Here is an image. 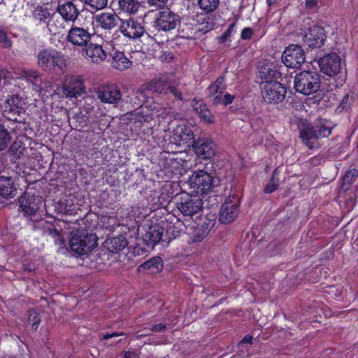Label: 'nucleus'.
<instances>
[{"mask_svg": "<svg viewBox=\"0 0 358 358\" xmlns=\"http://www.w3.org/2000/svg\"><path fill=\"white\" fill-rule=\"evenodd\" d=\"M70 235L69 246L71 250L78 255L87 254L97 245L96 236L88 233L85 229H73L70 232Z\"/></svg>", "mask_w": 358, "mask_h": 358, "instance_id": "obj_1", "label": "nucleus"}, {"mask_svg": "<svg viewBox=\"0 0 358 358\" xmlns=\"http://www.w3.org/2000/svg\"><path fill=\"white\" fill-rule=\"evenodd\" d=\"M145 91L164 94H167V92L169 91L176 99L178 100H182V94L181 91L169 83L168 77L166 76H162L148 83L143 85L138 90L137 94L139 96H142L143 98H145Z\"/></svg>", "mask_w": 358, "mask_h": 358, "instance_id": "obj_2", "label": "nucleus"}, {"mask_svg": "<svg viewBox=\"0 0 358 358\" xmlns=\"http://www.w3.org/2000/svg\"><path fill=\"white\" fill-rule=\"evenodd\" d=\"M38 64L45 71L57 68L62 71L66 66L63 56L55 50L44 49L38 54Z\"/></svg>", "mask_w": 358, "mask_h": 358, "instance_id": "obj_3", "label": "nucleus"}, {"mask_svg": "<svg viewBox=\"0 0 358 358\" xmlns=\"http://www.w3.org/2000/svg\"><path fill=\"white\" fill-rule=\"evenodd\" d=\"M176 206L184 216L192 217L201 211L203 202L197 195L182 193L176 203Z\"/></svg>", "mask_w": 358, "mask_h": 358, "instance_id": "obj_4", "label": "nucleus"}, {"mask_svg": "<svg viewBox=\"0 0 358 358\" xmlns=\"http://www.w3.org/2000/svg\"><path fill=\"white\" fill-rule=\"evenodd\" d=\"M262 96L268 104L282 102L287 93L286 88L280 82L261 83Z\"/></svg>", "mask_w": 358, "mask_h": 358, "instance_id": "obj_5", "label": "nucleus"}, {"mask_svg": "<svg viewBox=\"0 0 358 358\" xmlns=\"http://www.w3.org/2000/svg\"><path fill=\"white\" fill-rule=\"evenodd\" d=\"M180 24L178 14L166 8L157 13L155 20V27L159 31H170Z\"/></svg>", "mask_w": 358, "mask_h": 358, "instance_id": "obj_6", "label": "nucleus"}, {"mask_svg": "<svg viewBox=\"0 0 358 358\" xmlns=\"http://www.w3.org/2000/svg\"><path fill=\"white\" fill-rule=\"evenodd\" d=\"M189 185L196 194H207L213 187V177L206 171H194L189 178Z\"/></svg>", "mask_w": 358, "mask_h": 358, "instance_id": "obj_7", "label": "nucleus"}, {"mask_svg": "<svg viewBox=\"0 0 358 358\" xmlns=\"http://www.w3.org/2000/svg\"><path fill=\"white\" fill-rule=\"evenodd\" d=\"M304 51L298 45H290L285 48L282 55V61L289 68H299L305 62Z\"/></svg>", "mask_w": 358, "mask_h": 358, "instance_id": "obj_8", "label": "nucleus"}, {"mask_svg": "<svg viewBox=\"0 0 358 358\" xmlns=\"http://www.w3.org/2000/svg\"><path fill=\"white\" fill-rule=\"evenodd\" d=\"M73 229L71 223H68L64 220H59L55 224H50L44 229L43 233L45 235L51 236L55 244L63 245L65 243L66 235Z\"/></svg>", "mask_w": 358, "mask_h": 358, "instance_id": "obj_9", "label": "nucleus"}, {"mask_svg": "<svg viewBox=\"0 0 358 358\" xmlns=\"http://www.w3.org/2000/svg\"><path fill=\"white\" fill-rule=\"evenodd\" d=\"M194 139V133L190 126L185 124L177 126L173 131L171 142L177 146L189 147Z\"/></svg>", "mask_w": 358, "mask_h": 358, "instance_id": "obj_10", "label": "nucleus"}, {"mask_svg": "<svg viewBox=\"0 0 358 358\" xmlns=\"http://www.w3.org/2000/svg\"><path fill=\"white\" fill-rule=\"evenodd\" d=\"M239 200L236 196L228 197L222 206L219 220L224 224L234 221L238 214Z\"/></svg>", "mask_w": 358, "mask_h": 358, "instance_id": "obj_11", "label": "nucleus"}, {"mask_svg": "<svg viewBox=\"0 0 358 358\" xmlns=\"http://www.w3.org/2000/svg\"><path fill=\"white\" fill-rule=\"evenodd\" d=\"M62 92L66 97H77L85 92L83 80L75 76H66L62 85Z\"/></svg>", "mask_w": 358, "mask_h": 358, "instance_id": "obj_12", "label": "nucleus"}, {"mask_svg": "<svg viewBox=\"0 0 358 358\" xmlns=\"http://www.w3.org/2000/svg\"><path fill=\"white\" fill-rule=\"evenodd\" d=\"M92 34L87 26H73L68 31L66 39L74 45L85 46L90 41Z\"/></svg>", "mask_w": 358, "mask_h": 358, "instance_id": "obj_13", "label": "nucleus"}, {"mask_svg": "<svg viewBox=\"0 0 358 358\" xmlns=\"http://www.w3.org/2000/svg\"><path fill=\"white\" fill-rule=\"evenodd\" d=\"M196 155L202 159H210L215 155L216 147L209 138L197 139L193 145Z\"/></svg>", "mask_w": 358, "mask_h": 358, "instance_id": "obj_14", "label": "nucleus"}, {"mask_svg": "<svg viewBox=\"0 0 358 358\" xmlns=\"http://www.w3.org/2000/svg\"><path fill=\"white\" fill-rule=\"evenodd\" d=\"M119 29L129 38H140L144 33V28L141 24L133 18L122 20Z\"/></svg>", "mask_w": 358, "mask_h": 358, "instance_id": "obj_15", "label": "nucleus"}, {"mask_svg": "<svg viewBox=\"0 0 358 358\" xmlns=\"http://www.w3.org/2000/svg\"><path fill=\"white\" fill-rule=\"evenodd\" d=\"M97 96L103 103L114 104L122 99V94L117 86L106 85L99 87Z\"/></svg>", "mask_w": 358, "mask_h": 358, "instance_id": "obj_16", "label": "nucleus"}, {"mask_svg": "<svg viewBox=\"0 0 358 358\" xmlns=\"http://www.w3.org/2000/svg\"><path fill=\"white\" fill-rule=\"evenodd\" d=\"M313 76L309 71L298 73L294 78V88L296 91L304 95L311 94L313 91Z\"/></svg>", "mask_w": 358, "mask_h": 358, "instance_id": "obj_17", "label": "nucleus"}, {"mask_svg": "<svg viewBox=\"0 0 358 358\" xmlns=\"http://www.w3.org/2000/svg\"><path fill=\"white\" fill-rule=\"evenodd\" d=\"M85 57L91 63L101 64L107 58L106 51L102 45L91 43L85 48Z\"/></svg>", "mask_w": 358, "mask_h": 358, "instance_id": "obj_18", "label": "nucleus"}, {"mask_svg": "<svg viewBox=\"0 0 358 358\" xmlns=\"http://www.w3.org/2000/svg\"><path fill=\"white\" fill-rule=\"evenodd\" d=\"M57 12L66 22H75L80 15V10L73 2L67 1L58 5Z\"/></svg>", "mask_w": 358, "mask_h": 358, "instance_id": "obj_19", "label": "nucleus"}, {"mask_svg": "<svg viewBox=\"0 0 358 358\" xmlns=\"http://www.w3.org/2000/svg\"><path fill=\"white\" fill-rule=\"evenodd\" d=\"M98 27L105 30L114 29L120 20L118 15L113 12H103L94 17Z\"/></svg>", "mask_w": 358, "mask_h": 358, "instance_id": "obj_20", "label": "nucleus"}, {"mask_svg": "<svg viewBox=\"0 0 358 358\" xmlns=\"http://www.w3.org/2000/svg\"><path fill=\"white\" fill-rule=\"evenodd\" d=\"M17 185L15 178L0 176V195L5 199L13 198L17 194Z\"/></svg>", "mask_w": 358, "mask_h": 358, "instance_id": "obj_21", "label": "nucleus"}, {"mask_svg": "<svg viewBox=\"0 0 358 358\" xmlns=\"http://www.w3.org/2000/svg\"><path fill=\"white\" fill-rule=\"evenodd\" d=\"M20 206L24 214L27 215H34L39 208V203H41V200L39 198L34 197V196L24 194L19 199Z\"/></svg>", "mask_w": 358, "mask_h": 358, "instance_id": "obj_22", "label": "nucleus"}, {"mask_svg": "<svg viewBox=\"0 0 358 358\" xmlns=\"http://www.w3.org/2000/svg\"><path fill=\"white\" fill-rule=\"evenodd\" d=\"M225 89V81L223 77H219L207 89L209 97L214 104H219L222 102V92Z\"/></svg>", "mask_w": 358, "mask_h": 358, "instance_id": "obj_23", "label": "nucleus"}, {"mask_svg": "<svg viewBox=\"0 0 358 358\" xmlns=\"http://www.w3.org/2000/svg\"><path fill=\"white\" fill-rule=\"evenodd\" d=\"M163 233L164 229L162 226L154 224L145 230L143 238L148 245L154 246L162 240Z\"/></svg>", "mask_w": 358, "mask_h": 358, "instance_id": "obj_24", "label": "nucleus"}, {"mask_svg": "<svg viewBox=\"0 0 358 358\" xmlns=\"http://www.w3.org/2000/svg\"><path fill=\"white\" fill-rule=\"evenodd\" d=\"M52 12L53 10L48 6L37 5L31 10V17L38 24H45Z\"/></svg>", "mask_w": 358, "mask_h": 358, "instance_id": "obj_25", "label": "nucleus"}, {"mask_svg": "<svg viewBox=\"0 0 358 358\" xmlns=\"http://www.w3.org/2000/svg\"><path fill=\"white\" fill-rule=\"evenodd\" d=\"M141 4L138 0H118L117 11L125 15H136L140 9Z\"/></svg>", "mask_w": 358, "mask_h": 358, "instance_id": "obj_26", "label": "nucleus"}, {"mask_svg": "<svg viewBox=\"0 0 358 358\" xmlns=\"http://www.w3.org/2000/svg\"><path fill=\"white\" fill-rule=\"evenodd\" d=\"M298 127L300 131V136L310 149L313 148L312 139L313 138V128L312 125L303 120H299Z\"/></svg>", "mask_w": 358, "mask_h": 358, "instance_id": "obj_27", "label": "nucleus"}, {"mask_svg": "<svg viewBox=\"0 0 358 358\" xmlns=\"http://www.w3.org/2000/svg\"><path fill=\"white\" fill-rule=\"evenodd\" d=\"M65 22L62 17L59 16L53 11L45 25L50 33L55 35L64 31Z\"/></svg>", "mask_w": 358, "mask_h": 358, "instance_id": "obj_28", "label": "nucleus"}, {"mask_svg": "<svg viewBox=\"0 0 358 358\" xmlns=\"http://www.w3.org/2000/svg\"><path fill=\"white\" fill-rule=\"evenodd\" d=\"M259 76L262 80V83L278 82L281 73L273 65H266L260 67Z\"/></svg>", "mask_w": 358, "mask_h": 358, "instance_id": "obj_29", "label": "nucleus"}, {"mask_svg": "<svg viewBox=\"0 0 358 358\" xmlns=\"http://www.w3.org/2000/svg\"><path fill=\"white\" fill-rule=\"evenodd\" d=\"M195 20L199 26L198 30L203 33L213 29L216 25V17L212 15H199Z\"/></svg>", "mask_w": 358, "mask_h": 358, "instance_id": "obj_30", "label": "nucleus"}, {"mask_svg": "<svg viewBox=\"0 0 358 358\" xmlns=\"http://www.w3.org/2000/svg\"><path fill=\"white\" fill-rule=\"evenodd\" d=\"M192 103L194 110L202 120L208 124H213L215 122L213 115L202 101H197L194 99Z\"/></svg>", "mask_w": 358, "mask_h": 358, "instance_id": "obj_31", "label": "nucleus"}, {"mask_svg": "<svg viewBox=\"0 0 358 358\" xmlns=\"http://www.w3.org/2000/svg\"><path fill=\"white\" fill-rule=\"evenodd\" d=\"M111 64L113 68L121 71L129 69L132 65V62L125 56L124 52L120 51L113 54Z\"/></svg>", "mask_w": 358, "mask_h": 358, "instance_id": "obj_32", "label": "nucleus"}, {"mask_svg": "<svg viewBox=\"0 0 358 358\" xmlns=\"http://www.w3.org/2000/svg\"><path fill=\"white\" fill-rule=\"evenodd\" d=\"M6 103L10 108V110L15 113H20L26 108L25 99L19 95H12L8 98Z\"/></svg>", "mask_w": 358, "mask_h": 358, "instance_id": "obj_33", "label": "nucleus"}, {"mask_svg": "<svg viewBox=\"0 0 358 358\" xmlns=\"http://www.w3.org/2000/svg\"><path fill=\"white\" fill-rule=\"evenodd\" d=\"M108 250L111 252H119L127 245V240L122 236L113 237L108 242Z\"/></svg>", "mask_w": 358, "mask_h": 358, "instance_id": "obj_34", "label": "nucleus"}, {"mask_svg": "<svg viewBox=\"0 0 358 358\" xmlns=\"http://www.w3.org/2000/svg\"><path fill=\"white\" fill-rule=\"evenodd\" d=\"M141 266L144 269L150 270L152 273H157L162 269L163 263L161 257H154L145 262Z\"/></svg>", "mask_w": 358, "mask_h": 358, "instance_id": "obj_35", "label": "nucleus"}, {"mask_svg": "<svg viewBox=\"0 0 358 358\" xmlns=\"http://www.w3.org/2000/svg\"><path fill=\"white\" fill-rule=\"evenodd\" d=\"M143 42V45L141 48V50L145 52L151 53L159 48V43H157L154 38L150 36L144 37Z\"/></svg>", "mask_w": 358, "mask_h": 358, "instance_id": "obj_36", "label": "nucleus"}, {"mask_svg": "<svg viewBox=\"0 0 358 358\" xmlns=\"http://www.w3.org/2000/svg\"><path fill=\"white\" fill-rule=\"evenodd\" d=\"M278 174L277 169H275L268 182L264 186V192L266 194L273 192L279 186V179L276 177Z\"/></svg>", "mask_w": 358, "mask_h": 358, "instance_id": "obj_37", "label": "nucleus"}, {"mask_svg": "<svg viewBox=\"0 0 358 358\" xmlns=\"http://www.w3.org/2000/svg\"><path fill=\"white\" fill-rule=\"evenodd\" d=\"M198 4L203 12L209 13L217 8L219 0H198Z\"/></svg>", "mask_w": 358, "mask_h": 358, "instance_id": "obj_38", "label": "nucleus"}, {"mask_svg": "<svg viewBox=\"0 0 358 358\" xmlns=\"http://www.w3.org/2000/svg\"><path fill=\"white\" fill-rule=\"evenodd\" d=\"M213 226L214 223L212 221H209L207 227L204 229H201V228L196 229L192 237L193 241L194 242L202 241Z\"/></svg>", "mask_w": 358, "mask_h": 358, "instance_id": "obj_39", "label": "nucleus"}, {"mask_svg": "<svg viewBox=\"0 0 358 358\" xmlns=\"http://www.w3.org/2000/svg\"><path fill=\"white\" fill-rule=\"evenodd\" d=\"M84 2L91 12H95L106 8L108 0H84Z\"/></svg>", "mask_w": 358, "mask_h": 358, "instance_id": "obj_40", "label": "nucleus"}, {"mask_svg": "<svg viewBox=\"0 0 358 358\" xmlns=\"http://www.w3.org/2000/svg\"><path fill=\"white\" fill-rule=\"evenodd\" d=\"M22 78L34 85H38L41 82L39 73L36 71H23Z\"/></svg>", "mask_w": 358, "mask_h": 358, "instance_id": "obj_41", "label": "nucleus"}, {"mask_svg": "<svg viewBox=\"0 0 358 358\" xmlns=\"http://www.w3.org/2000/svg\"><path fill=\"white\" fill-rule=\"evenodd\" d=\"M10 141V136L8 131L0 125V151L5 150Z\"/></svg>", "mask_w": 358, "mask_h": 358, "instance_id": "obj_42", "label": "nucleus"}, {"mask_svg": "<svg viewBox=\"0 0 358 358\" xmlns=\"http://www.w3.org/2000/svg\"><path fill=\"white\" fill-rule=\"evenodd\" d=\"M28 321L34 329H37L41 322V317L35 310H30L29 311Z\"/></svg>", "mask_w": 358, "mask_h": 358, "instance_id": "obj_43", "label": "nucleus"}, {"mask_svg": "<svg viewBox=\"0 0 358 358\" xmlns=\"http://www.w3.org/2000/svg\"><path fill=\"white\" fill-rule=\"evenodd\" d=\"M301 35L302 36L303 40L306 42L310 47L313 45V34L312 33L311 27H308L305 29L303 32L301 33Z\"/></svg>", "mask_w": 358, "mask_h": 358, "instance_id": "obj_44", "label": "nucleus"}, {"mask_svg": "<svg viewBox=\"0 0 358 358\" xmlns=\"http://www.w3.org/2000/svg\"><path fill=\"white\" fill-rule=\"evenodd\" d=\"M0 45L2 48H7L12 45L10 40L8 38L6 32L0 27Z\"/></svg>", "mask_w": 358, "mask_h": 358, "instance_id": "obj_45", "label": "nucleus"}, {"mask_svg": "<svg viewBox=\"0 0 358 358\" xmlns=\"http://www.w3.org/2000/svg\"><path fill=\"white\" fill-rule=\"evenodd\" d=\"M169 0H147L150 6L160 9L166 6Z\"/></svg>", "mask_w": 358, "mask_h": 358, "instance_id": "obj_46", "label": "nucleus"}, {"mask_svg": "<svg viewBox=\"0 0 358 358\" xmlns=\"http://www.w3.org/2000/svg\"><path fill=\"white\" fill-rule=\"evenodd\" d=\"M236 23H232L229 25V28L224 31L223 35L220 37L221 42H225L226 39L230 36L232 32L235 31Z\"/></svg>", "mask_w": 358, "mask_h": 358, "instance_id": "obj_47", "label": "nucleus"}, {"mask_svg": "<svg viewBox=\"0 0 358 358\" xmlns=\"http://www.w3.org/2000/svg\"><path fill=\"white\" fill-rule=\"evenodd\" d=\"M159 58L162 62H171L173 59V55L171 52L162 51L160 52Z\"/></svg>", "mask_w": 358, "mask_h": 358, "instance_id": "obj_48", "label": "nucleus"}, {"mask_svg": "<svg viewBox=\"0 0 358 358\" xmlns=\"http://www.w3.org/2000/svg\"><path fill=\"white\" fill-rule=\"evenodd\" d=\"M252 29L251 28L246 27L242 30L241 37L243 40H248L252 38Z\"/></svg>", "mask_w": 358, "mask_h": 358, "instance_id": "obj_49", "label": "nucleus"}, {"mask_svg": "<svg viewBox=\"0 0 358 358\" xmlns=\"http://www.w3.org/2000/svg\"><path fill=\"white\" fill-rule=\"evenodd\" d=\"M234 99V96L231 95L230 94H226L224 96H222V102L221 103L224 104V106H227L228 104H230L233 102Z\"/></svg>", "mask_w": 358, "mask_h": 358, "instance_id": "obj_50", "label": "nucleus"}, {"mask_svg": "<svg viewBox=\"0 0 358 358\" xmlns=\"http://www.w3.org/2000/svg\"><path fill=\"white\" fill-rule=\"evenodd\" d=\"M252 341V337L250 336H245L238 344L239 348H244L245 344H251Z\"/></svg>", "mask_w": 358, "mask_h": 358, "instance_id": "obj_51", "label": "nucleus"}, {"mask_svg": "<svg viewBox=\"0 0 358 358\" xmlns=\"http://www.w3.org/2000/svg\"><path fill=\"white\" fill-rule=\"evenodd\" d=\"M166 329V326L163 324H157L156 325L152 326L151 330L155 332L163 331Z\"/></svg>", "mask_w": 358, "mask_h": 358, "instance_id": "obj_52", "label": "nucleus"}, {"mask_svg": "<svg viewBox=\"0 0 358 358\" xmlns=\"http://www.w3.org/2000/svg\"><path fill=\"white\" fill-rule=\"evenodd\" d=\"M122 333H117V332L112 333V334H106L103 336L102 339L107 340V339H109V338H111L113 337H116V336H122Z\"/></svg>", "mask_w": 358, "mask_h": 358, "instance_id": "obj_53", "label": "nucleus"}, {"mask_svg": "<svg viewBox=\"0 0 358 358\" xmlns=\"http://www.w3.org/2000/svg\"><path fill=\"white\" fill-rule=\"evenodd\" d=\"M21 145H22V143H21V142H20V141H19V142H17V141L14 142V143L11 145V146H10V151L14 152V150H15V149H17L18 147H20V146H21Z\"/></svg>", "mask_w": 358, "mask_h": 358, "instance_id": "obj_54", "label": "nucleus"}, {"mask_svg": "<svg viewBox=\"0 0 358 358\" xmlns=\"http://www.w3.org/2000/svg\"><path fill=\"white\" fill-rule=\"evenodd\" d=\"M209 221H210L209 219L205 218L203 220L202 224H201V229H204L207 227ZM211 221L214 223V220H211Z\"/></svg>", "mask_w": 358, "mask_h": 358, "instance_id": "obj_55", "label": "nucleus"}, {"mask_svg": "<svg viewBox=\"0 0 358 358\" xmlns=\"http://www.w3.org/2000/svg\"><path fill=\"white\" fill-rule=\"evenodd\" d=\"M134 354L133 352H127L124 355V358H134Z\"/></svg>", "mask_w": 358, "mask_h": 358, "instance_id": "obj_56", "label": "nucleus"}, {"mask_svg": "<svg viewBox=\"0 0 358 358\" xmlns=\"http://www.w3.org/2000/svg\"><path fill=\"white\" fill-rule=\"evenodd\" d=\"M171 166H174L175 164H178L179 163L176 159H171Z\"/></svg>", "mask_w": 358, "mask_h": 358, "instance_id": "obj_57", "label": "nucleus"}, {"mask_svg": "<svg viewBox=\"0 0 358 358\" xmlns=\"http://www.w3.org/2000/svg\"><path fill=\"white\" fill-rule=\"evenodd\" d=\"M248 355V354H246V353H245L243 352L240 355V356L241 357H247Z\"/></svg>", "mask_w": 358, "mask_h": 358, "instance_id": "obj_58", "label": "nucleus"}, {"mask_svg": "<svg viewBox=\"0 0 358 358\" xmlns=\"http://www.w3.org/2000/svg\"><path fill=\"white\" fill-rule=\"evenodd\" d=\"M267 3H268V5L269 6H271V4H272V1H271V0H267Z\"/></svg>", "mask_w": 358, "mask_h": 358, "instance_id": "obj_59", "label": "nucleus"}, {"mask_svg": "<svg viewBox=\"0 0 358 358\" xmlns=\"http://www.w3.org/2000/svg\"><path fill=\"white\" fill-rule=\"evenodd\" d=\"M306 3H307L308 5L310 4V0H307Z\"/></svg>", "mask_w": 358, "mask_h": 358, "instance_id": "obj_60", "label": "nucleus"}, {"mask_svg": "<svg viewBox=\"0 0 358 358\" xmlns=\"http://www.w3.org/2000/svg\"><path fill=\"white\" fill-rule=\"evenodd\" d=\"M45 223V222H43V221H42V222L40 223V225L43 226V224H44Z\"/></svg>", "mask_w": 358, "mask_h": 358, "instance_id": "obj_61", "label": "nucleus"}, {"mask_svg": "<svg viewBox=\"0 0 358 358\" xmlns=\"http://www.w3.org/2000/svg\"><path fill=\"white\" fill-rule=\"evenodd\" d=\"M10 358H15V357H10Z\"/></svg>", "mask_w": 358, "mask_h": 358, "instance_id": "obj_62", "label": "nucleus"}]
</instances>
